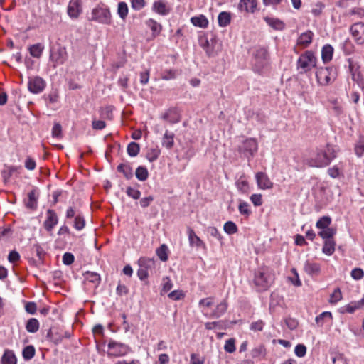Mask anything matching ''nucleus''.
Here are the masks:
<instances>
[{"instance_id": "nucleus-1", "label": "nucleus", "mask_w": 364, "mask_h": 364, "mask_svg": "<svg viewBox=\"0 0 364 364\" xmlns=\"http://www.w3.org/2000/svg\"><path fill=\"white\" fill-rule=\"evenodd\" d=\"M336 156L333 146L327 144L325 147L317 148L305 159L306 164L311 167L323 168L330 164Z\"/></svg>"}, {"instance_id": "nucleus-2", "label": "nucleus", "mask_w": 364, "mask_h": 364, "mask_svg": "<svg viewBox=\"0 0 364 364\" xmlns=\"http://www.w3.org/2000/svg\"><path fill=\"white\" fill-rule=\"evenodd\" d=\"M274 281V274L267 267H262L258 269L253 279L254 284L257 291H263L267 290Z\"/></svg>"}, {"instance_id": "nucleus-3", "label": "nucleus", "mask_w": 364, "mask_h": 364, "mask_svg": "<svg viewBox=\"0 0 364 364\" xmlns=\"http://www.w3.org/2000/svg\"><path fill=\"white\" fill-rule=\"evenodd\" d=\"M269 54L267 49L263 47H257L253 53V70L261 73L263 69L268 65Z\"/></svg>"}, {"instance_id": "nucleus-4", "label": "nucleus", "mask_w": 364, "mask_h": 364, "mask_svg": "<svg viewBox=\"0 0 364 364\" xmlns=\"http://www.w3.org/2000/svg\"><path fill=\"white\" fill-rule=\"evenodd\" d=\"M318 84L327 85L332 83L337 77V69L334 67L320 68L316 73Z\"/></svg>"}, {"instance_id": "nucleus-5", "label": "nucleus", "mask_w": 364, "mask_h": 364, "mask_svg": "<svg viewBox=\"0 0 364 364\" xmlns=\"http://www.w3.org/2000/svg\"><path fill=\"white\" fill-rule=\"evenodd\" d=\"M316 65V58L310 50L301 54L297 60V68L301 70V73H306Z\"/></svg>"}, {"instance_id": "nucleus-6", "label": "nucleus", "mask_w": 364, "mask_h": 364, "mask_svg": "<svg viewBox=\"0 0 364 364\" xmlns=\"http://www.w3.org/2000/svg\"><path fill=\"white\" fill-rule=\"evenodd\" d=\"M89 21H94L107 25L111 24L112 16L109 9L107 7L93 9L89 17Z\"/></svg>"}, {"instance_id": "nucleus-7", "label": "nucleus", "mask_w": 364, "mask_h": 364, "mask_svg": "<svg viewBox=\"0 0 364 364\" xmlns=\"http://www.w3.org/2000/svg\"><path fill=\"white\" fill-rule=\"evenodd\" d=\"M258 144L256 139L250 138L245 139L239 147V151L245 154V156H253L257 151Z\"/></svg>"}, {"instance_id": "nucleus-8", "label": "nucleus", "mask_w": 364, "mask_h": 364, "mask_svg": "<svg viewBox=\"0 0 364 364\" xmlns=\"http://www.w3.org/2000/svg\"><path fill=\"white\" fill-rule=\"evenodd\" d=\"M67 58V52L65 48H58L50 50V60L54 63V67L63 65L66 61Z\"/></svg>"}, {"instance_id": "nucleus-9", "label": "nucleus", "mask_w": 364, "mask_h": 364, "mask_svg": "<svg viewBox=\"0 0 364 364\" xmlns=\"http://www.w3.org/2000/svg\"><path fill=\"white\" fill-rule=\"evenodd\" d=\"M46 87L45 80L38 76L31 77L28 79V90L34 94L41 92Z\"/></svg>"}, {"instance_id": "nucleus-10", "label": "nucleus", "mask_w": 364, "mask_h": 364, "mask_svg": "<svg viewBox=\"0 0 364 364\" xmlns=\"http://www.w3.org/2000/svg\"><path fill=\"white\" fill-rule=\"evenodd\" d=\"M108 348L112 350L109 355L115 357L125 355L129 351V347L126 344L111 341L108 343Z\"/></svg>"}, {"instance_id": "nucleus-11", "label": "nucleus", "mask_w": 364, "mask_h": 364, "mask_svg": "<svg viewBox=\"0 0 364 364\" xmlns=\"http://www.w3.org/2000/svg\"><path fill=\"white\" fill-rule=\"evenodd\" d=\"M350 31L358 44H364V23L358 22L353 24L350 28Z\"/></svg>"}, {"instance_id": "nucleus-12", "label": "nucleus", "mask_w": 364, "mask_h": 364, "mask_svg": "<svg viewBox=\"0 0 364 364\" xmlns=\"http://www.w3.org/2000/svg\"><path fill=\"white\" fill-rule=\"evenodd\" d=\"M255 179L257 186L260 189H271L273 188L274 183L269 179L268 176L264 172H257L255 174Z\"/></svg>"}, {"instance_id": "nucleus-13", "label": "nucleus", "mask_w": 364, "mask_h": 364, "mask_svg": "<svg viewBox=\"0 0 364 364\" xmlns=\"http://www.w3.org/2000/svg\"><path fill=\"white\" fill-rule=\"evenodd\" d=\"M58 218L53 210L49 209L47 210V218L43 223L46 230L50 232L55 225L58 223Z\"/></svg>"}, {"instance_id": "nucleus-14", "label": "nucleus", "mask_w": 364, "mask_h": 364, "mask_svg": "<svg viewBox=\"0 0 364 364\" xmlns=\"http://www.w3.org/2000/svg\"><path fill=\"white\" fill-rule=\"evenodd\" d=\"M81 12L80 0H70L68 14L71 18H77Z\"/></svg>"}, {"instance_id": "nucleus-15", "label": "nucleus", "mask_w": 364, "mask_h": 364, "mask_svg": "<svg viewBox=\"0 0 364 364\" xmlns=\"http://www.w3.org/2000/svg\"><path fill=\"white\" fill-rule=\"evenodd\" d=\"M313 36V32L307 31L299 36L297 39V44L303 48H306L311 43Z\"/></svg>"}, {"instance_id": "nucleus-16", "label": "nucleus", "mask_w": 364, "mask_h": 364, "mask_svg": "<svg viewBox=\"0 0 364 364\" xmlns=\"http://www.w3.org/2000/svg\"><path fill=\"white\" fill-rule=\"evenodd\" d=\"M257 0H240L239 8L246 12L254 13L257 9Z\"/></svg>"}, {"instance_id": "nucleus-17", "label": "nucleus", "mask_w": 364, "mask_h": 364, "mask_svg": "<svg viewBox=\"0 0 364 364\" xmlns=\"http://www.w3.org/2000/svg\"><path fill=\"white\" fill-rule=\"evenodd\" d=\"M153 10L160 15H167L170 12V8L162 0L156 1L153 4Z\"/></svg>"}, {"instance_id": "nucleus-18", "label": "nucleus", "mask_w": 364, "mask_h": 364, "mask_svg": "<svg viewBox=\"0 0 364 364\" xmlns=\"http://www.w3.org/2000/svg\"><path fill=\"white\" fill-rule=\"evenodd\" d=\"M38 203V196L37 192L35 189L31 191L28 193V198L25 200V205L26 208L34 210L37 207Z\"/></svg>"}, {"instance_id": "nucleus-19", "label": "nucleus", "mask_w": 364, "mask_h": 364, "mask_svg": "<svg viewBox=\"0 0 364 364\" xmlns=\"http://www.w3.org/2000/svg\"><path fill=\"white\" fill-rule=\"evenodd\" d=\"M20 169L21 166H5V168L1 171V176L4 182L9 181L14 173H19Z\"/></svg>"}, {"instance_id": "nucleus-20", "label": "nucleus", "mask_w": 364, "mask_h": 364, "mask_svg": "<svg viewBox=\"0 0 364 364\" xmlns=\"http://www.w3.org/2000/svg\"><path fill=\"white\" fill-rule=\"evenodd\" d=\"M17 359L14 353L9 349L4 351V353L1 358L2 364H16Z\"/></svg>"}, {"instance_id": "nucleus-21", "label": "nucleus", "mask_w": 364, "mask_h": 364, "mask_svg": "<svg viewBox=\"0 0 364 364\" xmlns=\"http://www.w3.org/2000/svg\"><path fill=\"white\" fill-rule=\"evenodd\" d=\"M188 240L191 246L201 247L204 245L203 242L196 235L193 230L188 228Z\"/></svg>"}, {"instance_id": "nucleus-22", "label": "nucleus", "mask_w": 364, "mask_h": 364, "mask_svg": "<svg viewBox=\"0 0 364 364\" xmlns=\"http://www.w3.org/2000/svg\"><path fill=\"white\" fill-rule=\"evenodd\" d=\"M228 309V304L226 301H223L219 304L217 305L215 310L211 313V318H219L222 315H223Z\"/></svg>"}, {"instance_id": "nucleus-23", "label": "nucleus", "mask_w": 364, "mask_h": 364, "mask_svg": "<svg viewBox=\"0 0 364 364\" xmlns=\"http://www.w3.org/2000/svg\"><path fill=\"white\" fill-rule=\"evenodd\" d=\"M191 21L195 26L203 28H207L208 25V21L204 15L193 16L191 18Z\"/></svg>"}, {"instance_id": "nucleus-24", "label": "nucleus", "mask_w": 364, "mask_h": 364, "mask_svg": "<svg viewBox=\"0 0 364 364\" xmlns=\"http://www.w3.org/2000/svg\"><path fill=\"white\" fill-rule=\"evenodd\" d=\"M333 48L331 45H326L321 50V58L324 63H328L332 59Z\"/></svg>"}, {"instance_id": "nucleus-25", "label": "nucleus", "mask_w": 364, "mask_h": 364, "mask_svg": "<svg viewBox=\"0 0 364 364\" xmlns=\"http://www.w3.org/2000/svg\"><path fill=\"white\" fill-rule=\"evenodd\" d=\"M264 19L266 23L274 29L281 31L284 28V23L278 18L266 16Z\"/></svg>"}, {"instance_id": "nucleus-26", "label": "nucleus", "mask_w": 364, "mask_h": 364, "mask_svg": "<svg viewBox=\"0 0 364 364\" xmlns=\"http://www.w3.org/2000/svg\"><path fill=\"white\" fill-rule=\"evenodd\" d=\"M174 134L166 131L162 139V145L168 149H171L174 144Z\"/></svg>"}, {"instance_id": "nucleus-27", "label": "nucleus", "mask_w": 364, "mask_h": 364, "mask_svg": "<svg viewBox=\"0 0 364 364\" xmlns=\"http://www.w3.org/2000/svg\"><path fill=\"white\" fill-rule=\"evenodd\" d=\"M304 271L309 275H317L320 272V266L316 263L306 262L304 267Z\"/></svg>"}, {"instance_id": "nucleus-28", "label": "nucleus", "mask_w": 364, "mask_h": 364, "mask_svg": "<svg viewBox=\"0 0 364 364\" xmlns=\"http://www.w3.org/2000/svg\"><path fill=\"white\" fill-rule=\"evenodd\" d=\"M332 318V314L330 311H324L316 317L315 321L318 326L322 327L328 319L331 320Z\"/></svg>"}, {"instance_id": "nucleus-29", "label": "nucleus", "mask_w": 364, "mask_h": 364, "mask_svg": "<svg viewBox=\"0 0 364 364\" xmlns=\"http://www.w3.org/2000/svg\"><path fill=\"white\" fill-rule=\"evenodd\" d=\"M230 20V14L227 11L220 12L218 17V24L221 27H225L229 25Z\"/></svg>"}, {"instance_id": "nucleus-30", "label": "nucleus", "mask_w": 364, "mask_h": 364, "mask_svg": "<svg viewBox=\"0 0 364 364\" xmlns=\"http://www.w3.org/2000/svg\"><path fill=\"white\" fill-rule=\"evenodd\" d=\"M43 48V46L41 43H36L30 46L29 52L33 58H39L42 55Z\"/></svg>"}, {"instance_id": "nucleus-31", "label": "nucleus", "mask_w": 364, "mask_h": 364, "mask_svg": "<svg viewBox=\"0 0 364 364\" xmlns=\"http://www.w3.org/2000/svg\"><path fill=\"white\" fill-rule=\"evenodd\" d=\"M26 328L29 333H36L38 331L39 323L35 318H29L26 325Z\"/></svg>"}, {"instance_id": "nucleus-32", "label": "nucleus", "mask_w": 364, "mask_h": 364, "mask_svg": "<svg viewBox=\"0 0 364 364\" xmlns=\"http://www.w3.org/2000/svg\"><path fill=\"white\" fill-rule=\"evenodd\" d=\"M117 169L119 172H122L127 179L133 176L132 168L129 165L121 164L117 166Z\"/></svg>"}, {"instance_id": "nucleus-33", "label": "nucleus", "mask_w": 364, "mask_h": 364, "mask_svg": "<svg viewBox=\"0 0 364 364\" xmlns=\"http://www.w3.org/2000/svg\"><path fill=\"white\" fill-rule=\"evenodd\" d=\"M323 252L327 255H331L335 251V242L333 240H326L323 247Z\"/></svg>"}, {"instance_id": "nucleus-34", "label": "nucleus", "mask_w": 364, "mask_h": 364, "mask_svg": "<svg viewBox=\"0 0 364 364\" xmlns=\"http://www.w3.org/2000/svg\"><path fill=\"white\" fill-rule=\"evenodd\" d=\"M162 118L171 124L177 123L180 121L179 117L174 110H168L165 113Z\"/></svg>"}, {"instance_id": "nucleus-35", "label": "nucleus", "mask_w": 364, "mask_h": 364, "mask_svg": "<svg viewBox=\"0 0 364 364\" xmlns=\"http://www.w3.org/2000/svg\"><path fill=\"white\" fill-rule=\"evenodd\" d=\"M168 247L165 244H163L159 248L156 249V253L161 261L166 262L168 260Z\"/></svg>"}, {"instance_id": "nucleus-36", "label": "nucleus", "mask_w": 364, "mask_h": 364, "mask_svg": "<svg viewBox=\"0 0 364 364\" xmlns=\"http://www.w3.org/2000/svg\"><path fill=\"white\" fill-rule=\"evenodd\" d=\"M336 234V230L331 228H327L322 229L319 232L318 235L323 240H333V235Z\"/></svg>"}, {"instance_id": "nucleus-37", "label": "nucleus", "mask_w": 364, "mask_h": 364, "mask_svg": "<svg viewBox=\"0 0 364 364\" xmlns=\"http://www.w3.org/2000/svg\"><path fill=\"white\" fill-rule=\"evenodd\" d=\"M136 177L141 181H144L149 176V172L146 167L139 166L135 172Z\"/></svg>"}, {"instance_id": "nucleus-38", "label": "nucleus", "mask_w": 364, "mask_h": 364, "mask_svg": "<svg viewBox=\"0 0 364 364\" xmlns=\"http://www.w3.org/2000/svg\"><path fill=\"white\" fill-rule=\"evenodd\" d=\"M237 189L242 193H247L250 191L248 182L242 177L236 182Z\"/></svg>"}, {"instance_id": "nucleus-39", "label": "nucleus", "mask_w": 364, "mask_h": 364, "mask_svg": "<svg viewBox=\"0 0 364 364\" xmlns=\"http://www.w3.org/2000/svg\"><path fill=\"white\" fill-rule=\"evenodd\" d=\"M35 348L33 346H27L25 347L22 352L23 358L26 360H29L35 355Z\"/></svg>"}, {"instance_id": "nucleus-40", "label": "nucleus", "mask_w": 364, "mask_h": 364, "mask_svg": "<svg viewBox=\"0 0 364 364\" xmlns=\"http://www.w3.org/2000/svg\"><path fill=\"white\" fill-rule=\"evenodd\" d=\"M117 14L122 19L126 18L128 14V6L125 2L121 1L118 4Z\"/></svg>"}, {"instance_id": "nucleus-41", "label": "nucleus", "mask_w": 364, "mask_h": 364, "mask_svg": "<svg viewBox=\"0 0 364 364\" xmlns=\"http://www.w3.org/2000/svg\"><path fill=\"white\" fill-rule=\"evenodd\" d=\"M224 231L228 235H232L237 232L238 229L236 224L232 221H228L224 224Z\"/></svg>"}, {"instance_id": "nucleus-42", "label": "nucleus", "mask_w": 364, "mask_h": 364, "mask_svg": "<svg viewBox=\"0 0 364 364\" xmlns=\"http://www.w3.org/2000/svg\"><path fill=\"white\" fill-rule=\"evenodd\" d=\"M139 150V145L136 142H131L127 146V153L132 157L137 156Z\"/></svg>"}, {"instance_id": "nucleus-43", "label": "nucleus", "mask_w": 364, "mask_h": 364, "mask_svg": "<svg viewBox=\"0 0 364 364\" xmlns=\"http://www.w3.org/2000/svg\"><path fill=\"white\" fill-rule=\"evenodd\" d=\"M239 212L241 215L248 217L252 213L250 209V205L245 201H241L238 206Z\"/></svg>"}, {"instance_id": "nucleus-44", "label": "nucleus", "mask_w": 364, "mask_h": 364, "mask_svg": "<svg viewBox=\"0 0 364 364\" xmlns=\"http://www.w3.org/2000/svg\"><path fill=\"white\" fill-rule=\"evenodd\" d=\"M85 279L92 283L99 284L100 282V276L95 272H87L85 274Z\"/></svg>"}, {"instance_id": "nucleus-45", "label": "nucleus", "mask_w": 364, "mask_h": 364, "mask_svg": "<svg viewBox=\"0 0 364 364\" xmlns=\"http://www.w3.org/2000/svg\"><path fill=\"white\" fill-rule=\"evenodd\" d=\"M331 222V218L328 216H323L316 223V227L319 229H324L329 228L328 225Z\"/></svg>"}, {"instance_id": "nucleus-46", "label": "nucleus", "mask_w": 364, "mask_h": 364, "mask_svg": "<svg viewBox=\"0 0 364 364\" xmlns=\"http://www.w3.org/2000/svg\"><path fill=\"white\" fill-rule=\"evenodd\" d=\"M52 136L61 139L63 137L62 127L58 122H55L52 129Z\"/></svg>"}, {"instance_id": "nucleus-47", "label": "nucleus", "mask_w": 364, "mask_h": 364, "mask_svg": "<svg viewBox=\"0 0 364 364\" xmlns=\"http://www.w3.org/2000/svg\"><path fill=\"white\" fill-rule=\"evenodd\" d=\"M85 225V219L82 216L78 215L75 217L74 221V228L77 230H81Z\"/></svg>"}, {"instance_id": "nucleus-48", "label": "nucleus", "mask_w": 364, "mask_h": 364, "mask_svg": "<svg viewBox=\"0 0 364 364\" xmlns=\"http://www.w3.org/2000/svg\"><path fill=\"white\" fill-rule=\"evenodd\" d=\"M342 294L339 288L336 289L331 294L329 302L331 304H336L338 301L341 300Z\"/></svg>"}, {"instance_id": "nucleus-49", "label": "nucleus", "mask_w": 364, "mask_h": 364, "mask_svg": "<svg viewBox=\"0 0 364 364\" xmlns=\"http://www.w3.org/2000/svg\"><path fill=\"white\" fill-rule=\"evenodd\" d=\"M324 7H325V6L322 2L318 1L314 5H313V7L311 9V13L315 16H318L321 15Z\"/></svg>"}, {"instance_id": "nucleus-50", "label": "nucleus", "mask_w": 364, "mask_h": 364, "mask_svg": "<svg viewBox=\"0 0 364 364\" xmlns=\"http://www.w3.org/2000/svg\"><path fill=\"white\" fill-rule=\"evenodd\" d=\"M235 341L234 338H230L226 341L224 349L226 352L232 353L235 351Z\"/></svg>"}, {"instance_id": "nucleus-51", "label": "nucleus", "mask_w": 364, "mask_h": 364, "mask_svg": "<svg viewBox=\"0 0 364 364\" xmlns=\"http://www.w3.org/2000/svg\"><path fill=\"white\" fill-rule=\"evenodd\" d=\"M126 193L129 197L135 200L139 199L141 196V192L139 190L132 187H127Z\"/></svg>"}, {"instance_id": "nucleus-52", "label": "nucleus", "mask_w": 364, "mask_h": 364, "mask_svg": "<svg viewBox=\"0 0 364 364\" xmlns=\"http://www.w3.org/2000/svg\"><path fill=\"white\" fill-rule=\"evenodd\" d=\"M295 354L299 357L302 358L304 357L306 353V348L303 344H298L294 349Z\"/></svg>"}, {"instance_id": "nucleus-53", "label": "nucleus", "mask_w": 364, "mask_h": 364, "mask_svg": "<svg viewBox=\"0 0 364 364\" xmlns=\"http://www.w3.org/2000/svg\"><path fill=\"white\" fill-rule=\"evenodd\" d=\"M362 304H364V298L359 302L355 304H350L346 306V311L348 313L352 314L353 313L356 309L360 308V305Z\"/></svg>"}, {"instance_id": "nucleus-54", "label": "nucleus", "mask_w": 364, "mask_h": 364, "mask_svg": "<svg viewBox=\"0 0 364 364\" xmlns=\"http://www.w3.org/2000/svg\"><path fill=\"white\" fill-rule=\"evenodd\" d=\"M264 322L262 320H258L257 321L252 322L250 324V328L254 331H261L264 327Z\"/></svg>"}, {"instance_id": "nucleus-55", "label": "nucleus", "mask_w": 364, "mask_h": 364, "mask_svg": "<svg viewBox=\"0 0 364 364\" xmlns=\"http://www.w3.org/2000/svg\"><path fill=\"white\" fill-rule=\"evenodd\" d=\"M200 45L202 48L205 50L208 55L210 56L213 55V50L210 48V44L207 39L200 40Z\"/></svg>"}, {"instance_id": "nucleus-56", "label": "nucleus", "mask_w": 364, "mask_h": 364, "mask_svg": "<svg viewBox=\"0 0 364 364\" xmlns=\"http://www.w3.org/2000/svg\"><path fill=\"white\" fill-rule=\"evenodd\" d=\"M160 151L158 149H151L146 154V159L150 161H154L159 156Z\"/></svg>"}, {"instance_id": "nucleus-57", "label": "nucleus", "mask_w": 364, "mask_h": 364, "mask_svg": "<svg viewBox=\"0 0 364 364\" xmlns=\"http://www.w3.org/2000/svg\"><path fill=\"white\" fill-rule=\"evenodd\" d=\"M168 296L174 301L180 300L184 297V294L182 291L175 290L168 294Z\"/></svg>"}, {"instance_id": "nucleus-58", "label": "nucleus", "mask_w": 364, "mask_h": 364, "mask_svg": "<svg viewBox=\"0 0 364 364\" xmlns=\"http://www.w3.org/2000/svg\"><path fill=\"white\" fill-rule=\"evenodd\" d=\"M350 275L354 279L359 280L363 277L364 272L360 268H355L351 271Z\"/></svg>"}, {"instance_id": "nucleus-59", "label": "nucleus", "mask_w": 364, "mask_h": 364, "mask_svg": "<svg viewBox=\"0 0 364 364\" xmlns=\"http://www.w3.org/2000/svg\"><path fill=\"white\" fill-rule=\"evenodd\" d=\"M173 287V284L171 281V279H169V277H165L163 279V287H162V290L161 291L162 292H168V291L171 290V289Z\"/></svg>"}, {"instance_id": "nucleus-60", "label": "nucleus", "mask_w": 364, "mask_h": 364, "mask_svg": "<svg viewBox=\"0 0 364 364\" xmlns=\"http://www.w3.org/2000/svg\"><path fill=\"white\" fill-rule=\"evenodd\" d=\"M75 259L74 255L70 252H65L63 256V262L65 265H70L73 263Z\"/></svg>"}, {"instance_id": "nucleus-61", "label": "nucleus", "mask_w": 364, "mask_h": 364, "mask_svg": "<svg viewBox=\"0 0 364 364\" xmlns=\"http://www.w3.org/2000/svg\"><path fill=\"white\" fill-rule=\"evenodd\" d=\"M250 200L255 206H260L262 204V196L261 194H252Z\"/></svg>"}, {"instance_id": "nucleus-62", "label": "nucleus", "mask_w": 364, "mask_h": 364, "mask_svg": "<svg viewBox=\"0 0 364 364\" xmlns=\"http://www.w3.org/2000/svg\"><path fill=\"white\" fill-rule=\"evenodd\" d=\"M285 323L290 330H294L298 326L297 320L293 318H287L285 319Z\"/></svg>"}, {"instance_id": "nucleus-63", "label": "nucleus", "mask_w": 364, "mask_h": 364, "mask_svg": "<svg viewBox=\"0 0 364 364\" xmlns=\"http://www.w3.org/2000/svg\"><path fill=\"white\" fill-rule=\"evenodd\" d=\"M36 161L30 156H28L25 161L26 168L29 171H33L36 168Z\"/></svg>"}, {"instance_id": "nucleus-64", "label": "nucleus", "mask_w": 364, "mask_h": 364, "mask_svg": "<svg viewBox=\"0 0 364 364\" xmlns=\"http://www.w3.org/2000/svg\"><path fill=\"white\" fill-rule=\"evenodd\" d=\"M355 151L358 156H361L364 154V141L360 140L355 147Z\"/></svg>"}]
</instances>
